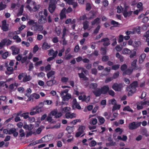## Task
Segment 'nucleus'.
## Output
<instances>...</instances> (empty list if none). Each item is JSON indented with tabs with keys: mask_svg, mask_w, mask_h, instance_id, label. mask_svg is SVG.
Segmentation results:
<instances>
[{
	"mask_svg": "<svg viewBox=\"0 0 149 149\" xmlns=\"http://www.w3.org/2000/svg\"><path fill=\"white\" fill-rule=\"evenodd\" d=\"M40 8V5H36L34 7L33 9V10L34 12H36Z\"/></svg>",
	"mask_w": 149,
	"mask_h": 149,
	"instance_id": "59",
	"label": "nucleus"
},
{
	"mask_svg": "<svg viewBox=\"0 0 149 149\" xmlns=\"http://www.w3.org/2000/svg\"><path fill=\"white\" fill-rule=\"evenodd\" d=\"M131 52V51L130 49L127 48L124 49L122 51L123 54H130Z\"/></svg>",
	"mask_w": 149,
	"mask_h": 149,
	"instance_id": "23",
	"label": "nucleus"
},
{
	"mask_svg": "<svg viewBox=\"0 0 149 149\" xmlns=\"http://www.w3.org/2000/svg\"><path fill=\"white\" fill-rule=\"evenodd\" d=\"M92 92L96 97H99L102 94L101 89L99 88H97L94 91H93Z\"/></svg>",
	"mask_w": 149,
	"mask_h": 149,
	"instance_id": "12",
	"label": "nucleus"
},
{
	"mask_svg": "<svg viewBox=\"0 0 149 149\" xmlns=\"http://www.w3.org/2000/svg\"><path fill=\"white\" fill-rule=\"evenodd\" d=\"M55 73V72L54 71L52 70L51 71L49 72L47 74V76L48 79H49L50 77L54 76Z\"/></svg>",
	"mask_w": 149,
	"mask_h": 149,
	"instance_id": "20",
	"label": "nucleus"
},
{
	"mask_svg": "<svg viewBox=\"0 0 149 149\" xmlns=\"http://www.w3.org/2000/svg\"><path fill=\"white\" fill-rule=\"evenodd\" d=\"M137 62L136 59L134 60L131 64V66L132 67L135 68L136 67V63Z\"/></svg>",
	"mask_w": 149,
	"mask_h": 149,
	"instance_id": "58",
	"label": "nucleus"
},
{
	"mask_svg": "<svg viewBox=\"0 0 149 149\" xmlns=\"http://www.w3.org/2000/svg\"><path fill=\"white\" fill-rule=\"evenodd\" d=\"M100 25H98L96 29L94 30L93 33L95 34H96L99 32V30L100 29Z\"/></svg>",
	"mask_w": 149,
	"mask_h": 149,
	"instance_id": "46",
	"label": "nucleus"
},
{
	"mask_svg": "<svg viewBox=\"0 0 149 149\" xmlns=\"http://www.w3.org/2000/svg\"><path fill=\"white\" fill-rule=\"evenodd\" d=\"M6 7V5L3 4L2 2L0 3V11L2 10L5 9Z\"/></svg>",
	"mask_w": 149,
	"mask_h": 149,
	"instance_id": "36",
	"label": "nucleus"
},
{
	"mask_svg": "<svg viewBox=\"0 0 149 149\" xmlns=\"http://www.w3.org/2000/svg\"><path fill=\"white\" fill-rule=\"evenodd\" d=\"M51 113L52 115L53 116H56V115L58 113L57 109H56L52 111L51 112Z\"/></svg>",
	"mask_w": 149,
	"mask_h": 149,
	"instance_id": "52",
	"label": "nucleus"
},
{
	"mask_svg": "<svg viewBox=\"0 0 149 149\" xmlns=\"http://www.w3.org/2000/svg\"><path fill=\"white\" fill-rule=\"evenodd\" d=\"M96 141L95 140H92L89 143V146L91 147H94L96 144Z\"/></svg>",
	"mask_w": 149,
	"mask_h": 149,
	"instance_id": "38",
	"label": "nucleus"
},
{
	"mask_svg": "<svg viewBox=\"0 0 149 149\" xmlns=\"http://www.w3.org/2000/svg\"><path fill=\"white\" fill-rule=\"evenodd\" d=\"M68 80V78L65 77H62L61 79V81L63 83L67 82Z\"/></svg>",
	"mask_w": 149,
	"mask_h": 149,
	"instance_id": "48",
	"label": "nucleus"
},
{
	"mask_svg": "<svg viewBox=\"0 0 149 149\" xmlns=\"http://www.w3.org/2000/svg\"><path fill=\"white\" fill-rule=\"evenodd\" d=\"M83 28L85 30H86L89 28V22L86 20L84 21L82 23Z\"/></svg>",
	"mask_w": 149,
	"mask_h": 149,
	"instance_id": "18",
	"label": "nucleus"
},
{
	"mask_svg": "<svg viewBox=\"0 0 149 149\" xmlns=\"http://www.w3.org/2000/svg\"><path fill=\"white\" fill-rule=\"evenodd\" d=\"M132 11H130L128 12H123V14L125 17H129L132 14Z\"/></svg>",
	"mask_w": 149,
	"mask_h": 149,
	"instance_id": "25",
	"label": "nucleus"
},
{
	"mask_svg": "<svg viewBox=\"0 0 149 149\" xmlns=\"http://www.w3.org/2000/svg\"><path fill=\"white\" fill-rule=\"evenodd\" d=\"M146 57V54L143 53L141 54L139 57V62L140 63H142L144 60V59Z\"/></svg>",
	"mask_w": 149,
	"mask_h": 149,
	"instance_id": "22",
	"label": "nucleus"
},
{
	"mask_svg": "<svg viewBox=\"0 0 149 149\" xmlns=\"http://www.w3.org/2000/svg\"><path fill=\"white\" fill-rule=\"evenodd\" d=\"M78 74L80 79H83L84 80H87L88 79V78L85 76L83 72H81L80 73H79Z\"/></svg>",
	"mask_w": 149,
	"mask_h": 149,
	"instance_id": "24",
	"label": "nucleus"
},
{
	"mask_svg": "<svg viewBox=\"0 0 149 149\" xmlns=\"http://www.w3.org/2000/svg\"><path fill=\"white\" fill-rule=\"evenodd\" d=\"M3 42L5 44H6L8 45H10L12 43V41L9 39H4L3 40Z\"/></svg>",
	"mask_w": 149,
	"mask_h": 149,
	"instance_id": "27",
	"label": "nucleus"
},
{
	"mask_svg": "<svg viewBox=\"0 0 149 149\" xmlns=\"http://www.w3.org/2000/svg\"><path fill=\"white\" fill-rule=\"evenodd\" d=\"M79 19L80 20H84L85 19H88L87 17H86L85 14L80 16L79 17Z\"/></svg>",
	"mask_w": 149,
	"mask_h": 149,
	"instance_id": "53",
	"label": "nucleus"
},
{
	"mask_svg": "<svg viewBox=\"0 0 149 149\" xmlns=\"http://www.w3.org/2000/svg\"><path fill=\"white\" fill-rule=\"evenodd\" d=\"M122 47H120V45H117L115 47V49H116V50L117 52H120L121 51L122 49Z\"/></svg>",
	"mask_w": 149,
	"mask_h": 149,
	"instance_id": "60",
	"label": "nucleus"
},
{
	"mask_svg": "<svg viewBox=\"0 0 149 149\" xmlns=\"http://www.w3.org/2000/svg\"><path fill=\"white\" fill-rule=\"evenodd\" d=\"M123 111H128L132 113H133L134 112L133 110L129 106H127L124 107L123 108Z\"/></svg>",
	"mask_w": 149,
	"mask_h": 149,
	"instance_id": "28",
	"label": "nucleus"
},
{
	"mask_svg": "<svg viewBox=\"0 0 149 149\" xmlns=\"http://www.w3.org/2000/svg\"><path fill=\"white\" fill-rule=\"evenodd\" d=\"M109 60V57L108 56H103L102 58V61L103 62H106Z\"/></svg>",
	"mask_w": 149,
	"mask_h": 149,
	"instance_id": "39",
	"label": "nucleus"
},
{
	"mask_svg": "<svg viewBox=\"0 0 149 149\" xmlns=\"http://www.w3.org/2000/svg\"><path fill=\"white\" fill-rule=\"evenodd\" d=\"M50 47V45H49L46 42H44L42 45V48L43 49L47 50Z\"/></svg>",
	"mask_w": 149,
	"mask_h": 149,
	"instance_id": "21",
	"label": "nucleus"
},
{
	"mask_svg": "<svg viewBox=\"0 0 149 149\" xmlns=\"http://www.w3.org/2000/svg\"><path fill=\"white\" fill-rule=\"evenodd\" d=\"M42 10L40 11L38 14L39 18L38 19V22L40 24H44L47 22L46 17L42 15Z\"/></svg>",
	"mask_w": 149,
	"mask_h": 149,
	"instance_id": "3",
	"label": "nucleus"
},
{
	"mask_svg": "<svg viewBox=\"0 0 149 149\" xmlns=\"http://www.w3.org/2000/svg\"><path fill=\"white\" fill-rule=\"evenodd\" d=\"M54 54V50H53V49H50L49 50V53L48 54V55L49 56H53V54Z\"/></svg>",
	"mask_w": 149,
	"mask_h": 149,
	"instance_id": "64",
	"label": "nucleus"
},
{
	"mask_svg": "<svg viewBox=\"0 0 149 149\" xmlns=\"http://www.w3.org/2000/svg\"><path fill=\"white\" fill-rule=\"evenodd\" d=\"M97 117L99 120L100 125H102L104 123L105 120L103 117L100 116H97Z\"/></svg>",
	"mask_w": 149,
	"mask_h": 149,
	"instance_id": "26",
	"label": "nucleus"
},
{
	"mask_svg": "<svg viewBox=\"0 0 149 149\" xmlns=\"http://www.w3.org/2000/svg\"><path fill=\"white\" fill-rule=\"evenodd\" d=\"M71 98V95L69 93H67L65 95L62 97L63 101H68Z\"/></svg>",
	"mask_w": 149,
	"mask_h": 149,
	"instance_id": "15",
	"label": "nucleus"
},
{
	"mask_svg": "<svg viewBox=\"0 0 149 149\" xmlns=\"http://www.w3.org/2000/svg\"><path fill=\"white\" fill-rule=\"evenodd\" d=\"M90 97L89 95L86 97L85 95H83V98L82 99V101L85 102L87 103L90 100Z\"/></svg>",
	"mask_w": 149,
	"mask_h": 149,
	"instance_id": "30",
	"label": "nucleus"
},
{
	"mask_svg": "<svg viewBox=\"0 0 149 149\" xmlns=\"http://www.w3.org/2000/svg\"><path fill=\"white\" fill-rule=\"evenodd\" d=\"M70 108L68 107H66L62 109L63 113H65L70 111Z\"/></svg>",
	"mask_w": 149,
	"mask_h": 149,
	"instance_id": "43",
	"label": "nucleus"
},
{
	"mask_svg": "<svg viewBox=\"0 0 149 149\" xmlns=\"http://www.w3.org/2000/svg\"><path fill=\"white\" fill-rule=\"evenodd\" d=\"M127 68V65L126 64H123L121 65L120 67V69L122 71H125V70Z\"/></svg>",
	"mask_w": 149,
	"mask_h": 149,
	"instance_id": "40",
	"label": "nucleus"
},
{
	"mask_svg": "<svg viewBox=\"0 0 149 149\" xmlns=\"http://www.w3.org/2000/svg\"><path fill=\"white\" fill-rule=\"evenodd\" d=\"M141 104L143 106L145 105L149 106V100L148 101H143L141 102Z\"/></svg>",
	"mask_w": 149,
	"mask_h": 149,
	"instance_id": "32",
	"label": "nucleus"
},
{
	"mask_svg": "<svg viewBox=\"0 0 149 149\" xmlns=\"http://www.w3.org/2000/svg\"><path fill=\"white\" fill-rule=\"evenodd\" d=\"M39 49V47L37 45H35L33 48V52L34 54H35L36 52Z\"/></svg>",
	"mask_w": 149,
	"mask_h": 149,
	"instance_id": "51",
	"label": "nucleus"
},
{
	"mask_svg": "<svg viewBox=\"0 0 149 149\" xmlns=\"http://www.w3.org/2000/svg\"><path fill=\"white\" fill-rule=\"evenodd\" d=\"M111 24L114 25L115 27H117L119 24V23L113 20H112L111 22Z\"/></svg>",
	"mask_w": 149,
	"mask_h": 149,
	"instance_id": "44",
	"label": "nucleus"
},
{
	"mask_svg": "<svg viewBox=\"0 0 149 149\" xmlns=\"http://www.w3.org/2000/svg\"><path fill=\"white\" fill-rule=\"evenodd\" d=\"M0 54L2 56L3 59H5L7 58L8 55V53L7 52H5L4 53L3 51L1 50L0 51Z\"/></svg>",
	"mask_w": 149,
	"mask_h": 149,
	"instance_id": "19",
	"label": "nucleus"
},
{
	"mask_svg": "<svg viewBox=\"0 0 149 149\" xmlns=\"http://www.w3.org/2000/svg\"><path fill=\"white\" fill-rule=\"evenodd\" d=\"M11 49L12 50V54L13 55H17L19 53V49L16 47L15 46H12L11 47Z\"/></svg>",
	"mask_w": 149,
	"mask_h": 149,
	"instance_id": "10",
	"label": "nucleus"
},
{
	"mask_svg": "<svg viewBox=\"0 0 149 149\" xmlns=\"http://www.w3.org/2000/svg\"><path fill=\"white\" fill-rule=\"evenodd\" d=\"M112 88L116 91H121V85L117 83H114L112 86Z\"/></svg>",
	"mask_w": 149,
	"mask_h": 149,
	"instance_id": "8",
	"label": "nucleus"
},
{
	"mask_svg": "<svg viewBox=\"0 0 149 149\" xmlns=\"http://www.w3.org/2000/svg\"><path fill=\"white\" fill-rule=\"evenodd\" d=\"M55 76L52 77V79L51 80L47 81L46 82L47 85L49 86H51L56 83V81L55 80Z\"/></svg>",
	"mask_w": 149,
	"mask_h": 149,
	"instance_id": "13",
	"label": "nucleus"
},
{
	"mask_svg": "<svg viewBox=\"0 0 149 149\" xmlns=\"http://www.w3.org/2000/svg\"><path fill=\"white\" fill-rule=\"evenodd\" d=\"M91 7L90 3H88L86 5V10L89 11L91 9Z\"/></svg>",
	"mask_w": 149,
	"mask_h": 149,
	"instance_id": "55",
	"label": "nucleus"
},
{
	"mask_svg": "<svg viewBox=\"0 0 149 149\" xmlns=\"http://www.w3.org/2000/svg\"><path fill=\"white\" fill-rule=\"evenodd\" d=\"M137 87H138L136 86L131 87L130 86H129L127 87V88L130 89L128 94V96H131L133 94L135 93L136 90V88Z\"/></svg>",
	"mask_w": 149,
	"mask_h": 149,
	"instance_id": "6",
	"label": "nucleus"
},
{
	"mask_svg": "<svg viewBox=\"0 0 149 149\" xmlns=\"http://www.w3.org/2000/svg\"><path fill=\"white\" fill-rule=\"evenodd\" d=\"M74 126L70 127L67 126L66 128V130L68 131L69 134H71L74 131Z\"/></svg>",
	"mask_w": 149,
	"mask_h": 149,
	"instance_id": "17",
	"label": "nucleus"
},
{
	"mask_svg": "<svg viewBox=\"0 0 149 149\" xmlns=\"http://www.w3.org/2000/svg\"><path fill=\"white\" fill-rule=\"evenodd\" d=\"M29 112H27L25 113H24L22 114V117H24V118L26 119L29 118Z\"/></svg>",
	"mask_w": 149,
	"mask_h": 149,
	"instance_id": "42",
	"label": "nucleus"
},
{
	"mask_svg": "<svg viewBox=\"0 0 149 149\" xmlns=\"http://www.w3.org/2000/svg\"><path fill=\"white\" fill-rule=\"evenodd\" d=\"M120 107V104H115L113 107L112 111H114L117 109H119Z\"/></svg>",
	"mask_w": 149,
	"mask_h": 149,
	"instance_id": "33",
	"label": "nucleus"
},
{
	"mask_svg": "<svg viewBox=\"0 0 149 149\" xmlns=\"http://www.w3.org/2000/svg\"><path fill=\"white\" fill-rule=\"evenodd\" d=\"M133 70V69L128 68L123 72V75H129L132 73Z\"/></svg>",
	"mask_w": 149,
	"mask_h": 149,
	"instance_id": "16",
	"label": "nucleus"
},
{
	"mask_svg": "<svg viewBox=\"0 0 149 149\" xmlns=\"http://www.w3.org/2000/svg\"><path fill=\"white\" fill-rule=\"evenodd\" d=\"M101 50L102 51L101 54L102 55H105L107 54V51L106 49L104 47H101Z\"/></svg>",
	"mask_w": 149,
	"mask_h": 149,
	"instance_id": "37",
	"label": "nucleus"
},
{
	"mask_svg": "<svg viewBox=\"0 0 149 149\" xmlns=\"http://www.w3.org/2000/svg\"><path fill=\"white\" fill-rule=\"evenodd\" d=\"M119 75V72L118 71H117L113 75V79H116L117 78Z\"/></svg>",
	"mask_w": 149,
	"mask_h": 149,
	"instance_id": "49",
	"label": "nucleus"
},
{
	"mask_svg": "<svg viewBox=\"0 0 149 149\" xmlns=\"http://www.w3.org/2000/svg\"><path fill=\"white\" fill-rule=\"evenodd\" d=\"M31 29L35 31H41L43 30V28L42 26L38 24L37 22H36L35 24L32 26Z\"/></svg>",
	"mask_w": 149,
	"mask_h": 149,
	"instance_id": "4",
	"label": "nucleus"
},
{
	"mask_svg": "<svg viewBox=\"0 0 149 149\" xmlns=\"http://www.w3.org/2000/svg\"><path fill=\"white\" fill-rule=\"evenodd\" d=\"M123 36L122 35H120L119 36V39L118 40V42L119 43L122 42L123 41Z\"/></svg>",
	"mask_w": 149,
	"mask_h": 149,
	"instance_id": "56",
	"label": "nucleus"
},
{
	"mask_svg": "<svg viewBox=\"0 0 149 149\" xmlns=\"http://www.w3.org/2000/svg\"><path fill=\"white\" fill-rule=\"evenodd\" d=\"M101 92L102 93V94H106L108 92L109 90V88L108 85H105L102 87L101 88Z\"/></svg>",
	"mask_w": 149,
	"mask_h": 149,
	"instance_id": "11",
	"label": "nucleus"
},
{
	"mask_svg": "<svg viewBox=\"0 0 149 149\" xmlns=\"http://www.w3.org/2000/svg\"><path fill=\"white\" fill-rule=\"evenodd\" d=\"M129 86H130L132 87H137L138 86V82L137 81H133L131 84H130Z\"/></svg>",
	"mask_w": 149,
	"mask_h": 149,
	"instance_id": "34",
	"label": "nucleus"
},
{
	"mask_svg": "<svg viewBox=\"0 0 149 149\" xmlns=\"http://www.w3.org/2000/svg\"><path fill=\"white\" fill-rule=\"evenodd\" d=\"M98 42H104L103 45L104 46H108L110 44L109 39L108 38H103L99 41Z\"/></svg>",
	"mask_w": 149,
	"mask_h": 149,
	"instance_id": "7",
	"label": "nucleus"
},
{
	"mask_svg": "<svg viewBox=\"0 0 149 149\" xmlns=\"http://www.w3.org/2000/svg\"><path fill=\"white\" fill-rule=\"evenodd\" d=\"M51 69L50 65L48 64L45 67V70L46 72L49 71Z\"/></svg>",
	"mask_w": 149,
	"mask_h": 149,
	"instance_id": "57",
	"label": "nucleus"
},
{
	"mask_svg": "<svg viewBox=\"0 0 149 149\" xmlns=\"http://www.w3.org/2000/svg\"><path fill=\"white\" fill-rule=\"evenodd\" d=\"M7 69L8 72H5L6 74L10 75L14 73V69L12 67H8L7 68Z\"/></svg>",
	"mask_w": 149,
	"mask_h": 149,
	"instance_id": "14",
	"label": "nucleus"
},
{
	"mask_svg": "<svg viewBox=\"0 0 149 149\" xmlns=\"http://www.w3.org/2000/svg\"><path fill=\"white\" fill-rule=\"evenodd\" d=\"M86 127L84 126H80L78 128V130L79 132L83 133L84 132V130L85 129Z\"/></svg>",
	"mask_w": 149,
	"mask_h": 149,
	"instance_id": "35",
	"label": "nucleus"
},
{
	"mask_svg": "<svg viewBox=\"0 0 149 149\" xmlns=\"http://www.w3.org/2000/svg\"><path fill=\"white\" fill-rule=\"evenodd\" d=\"M16 131V130L15 128H12L11 129H10L8 130V134H13L14 132H15Z\"/></svg>",
	"mask_w": 149,
	"mask_h": 149,
	"instance_id": "50",
	"label": "nucleus"
},
{
	"mask_svg": "<svg viewBox=\"0 0 149 149\" xmlns=\"http://www.w3.org/2000/svg\"><path fill=\"white\" fill-rule=\"evenodd\" d=\"M19 80H21V82H26L30 81L32 79L31 77L29 75H27L26 73L20 74L18 76Z\"/></svg>",
	"mask_w": 149,
	"mask_h": 149,
	"instance_id": "1",
	"label": "nucleus"
},
{
	"mask_svg": "<svg viewBox=\"0 0 149 149\" xmlns=\"http://www.w3.org/2000/svg\"><path fill=\"white\" fill-rule=\"evenodd\" d=\"M28 59V57L26 56L24 57L21 60V62L22 63H23L26 62Z\"/></svg>",
	"mask_w": 149,
	"mask_h": 149,
	"instance_id": "61",
	"label": "nucleus"
},
{
	"mask_svg": "<svg viewBox=\"0 0 149 149\" xmlns=\"http://www.w3.org/2000/svg\"><path fill=\"white\" fill-rule=\"evenodd\" d=\"M139 126L138 124H136L135 122H133L129 124L128 128L130 130H132L137 129Z\"/></svg>",
	"mask_w": 149,
	"mask_h": 149,
	"instance_id": "9",
	"label": "nucleus"
},
{
	"mask_svg": "<svg viewBox=\"0 0 149 149\" xmlns=\"http://www.w3.org/2000/svg\"><path fill=\"white\" fill-rule=\"evenodd\" d=\"M58 0H51L50 1L48 8V10L51 13H52L56 8V5Z\"/></svg>",
	"mask_w": 149,
	"mask_h": 149,
	"instance_id": "2",
	"label": "nucleus"
},
{
	"mask_svg": "<svg viewBox=\"0 0 149 149\" xmlns=\"http://www.w3.org/2000/svg\"><path fill=\"white\" fill-rule=\"evenodd\" d=\"M97 119L96 118H93L91 122H90V124L93 125H95L97 123Z\"/></svg>",
	"mask_w": 149,
	"mask_h": 149,
	"instance_id": "45",
	"label": "nucleus"
},
{
	"mask_svg": "<svg viewBox=\"0 0 149 149\" xmlns=\"http://www.w3.org/2000/svg\"><path fill=\"white\" fill-rule=\"evenodd\" d=\"M108 93L109 95L111 96L112 97H113L115 95V92L112 90H109Z\"/></svg>",
	"mask_w": 149,
	"mask_h": 149,
	"instance_id": "54",
	"label": "nucleus"
},
{
	"mask_svg": "<svg viewBox=\"0 0 149 149\" xmlns=\"http://www.w3.org/2000/svg\"><path fill=\"white\" fill-rule=\"evenodd\" d=\"M1 29L4 31H7L9 30V24H7L6 19H4L2 21V26Z\"/></svg>",
	"mask_w": 149,
	"mask_h": 149,
	"instance_id": "5",
	"label": "nucleus"
},
{
	"mask_svg": "<svg viewBox=\"0 0 149 149\" xmlns=\"http://www.w3.org/2000/svg\"><path fill=\"white\" fill-rule=\"evenodd\" d=\"M91 73L93 74L96 75L97 73V71L95 68H93L91 69Z\"/></svg>",
	"mask_w": 149,
	"mask_h": 149,
	"instance_id": "62",
	"label": "nucleus"
},
{
	"mask_svg": "<svg viewBox=\"0 0 149 149\" xmlns=\"http://www.w3.org/2000/svg\"><path fill=\"white\" fill-rule=\"evenodd\" d=\"M120 66V65L119 64L113 65L111 67V69L114 70H116L119 68Z\"/></svg>",
	"mask_w": 149,
	"mask_h": 149,
	"instance_id": "41",
	"label": "nucleus"
},
{
	"mask_svg": "<svg viewBox=\"0 0 149 149\" xmlns=\"http://www.w3.org/2000/svg\"><path fill=\"white\" fill-rule=\"evenodd\" d=\"M97 87V84L96 83H91L89 86L90 88L95 90L96 89Z\"/></svg>",
	"mask_w": 149,
	"mask_h": 149,
	"instance_id": "29",
	"label": "nucleus"
},
{
	"mask_svg": "<svg viewBox=\"0 0 149 149\" xmlns=\"http://www.w3.org/2000/svg\"><path fill=\"white\" fill-rule=\"evenodd\" d=\"M43 11V14L44 15V17H46L48 16V11L47 10V9H45L43 11Z\"/></svg>",
	"mask_w": 149,
	"mask_h": 149,
	"instance_id": "63",
	"label": "nucleus"
},
{
	"mask_svg": "<svg viewBox=\"0 0 149 149\" xmlns=\"http://www.w3.org/2000/svg\"><path fill=\"white\" fill-rule=\"evenodd\" d=\"M35 22L34 20H29L27 24H28L29 26H32L34 24H35Z\"/></svg>",
	"mask_w": 149,
	"mask_h": 149,
	"instance_id": "47",
	"label": "nucleus"
},
{
	"mask_svg": "<svg viewBox=\"0 0 149 149\" xmlns=\"http://www.w3.org/2000/svg\"><path fill=\"white\" fill-rule=\"evenodd\" d=\"M100 18L99 17H97L93 21L91 22V25L92 26L95 25L96 23L99 24L100 23Z\"/></svg>",
	"mask_w": 149,
	"mask_h": 149,
	"instance_id": "31",
	"label": "nucleus"
}]
</instances>
